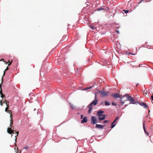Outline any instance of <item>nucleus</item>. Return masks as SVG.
<instances>
[{
  "instance_id": "nucleus-1",
  "label": "nucleus",
  "mask_w": 153,
  "mask_h": 153,
  "mask_svg": "<svg viewBox=\"0 0 153 153\" xmlns=\"http://www.w3.org/2000/svg\"><path fill=\"white\" fill-rule=\"evenodd\" d=\"M125 97H126V100H125V101H128L130 102V104H137L138 101H135L134 98L130 96L128 94H126L125 95Z\"/></svg>"
},
{
  "instance_id": "nucleus-27",
  "label": "nucleus",
  "mask_w": 153,
  "mask_h": 153,
  "mask_svg": "<svg viewBox=\"0 0 153 153\" xmlns=\"http://www.w3.org/2000/svg\"><path fill=\"white\" fill-rule=\"evenodd\" d=\"M3 100H4V99H2V100H1L0 101V105H1V106H2L3 105V101H2Z\"/></svg>"
},
{
  "instance_id": "nucleus-19",
  "label": "nucleus",
  "mask_w": 153,
  "mask_h": 153,
  "mask_svg": "<svg viewBox=\"0 0 153 153\" xmlns=\"http://www.w3.org/2000/svg\"><path fill=\"white\" fill-rule=\"evenodd\" d=\"M0 94L1 95V97L2 98H3L4 97H5V95H4L2 93V90L1 89V91H0Z\"/></svg>"
},
{
  "instance_id": "nucleus-50",
  "label": "nucleus",
  "mask_w": 153,
  "mask_h": 153,
  "mask_svg": "<svg viewBox=\"0 0 153 153\" xmlns=\"http://www.w3.org/2000/svg\"><path fill=\"white\" fill-rule=\"evenodd\" d=\"M142 64H140L139 65V67H141V65H142Z\"/></svg>"
},
{
  "instance_id": "nucleus-55",
  "label": "nucleus",
  "mask_w": 153,
  "mask_h": 153,
  "mask_svg": "<svg viewBox=\"0 0 153 153\" xmlns=\"http://www.w3.org/2000/svg\"><path fill=\"white\" fill-rule=\"evenodd\" d=\"M77 114H79V112L77 113Z\"/></svg>"
},
{
  "instance_id": "nucleus-24",
  "label": "nucleus",
  "mask_w": 153,
  "mask_h": 153,
  "mask_svg": "<svg viewBox=\"0 0 153 153\" xmlns=\"http://www.w3.org/2000/svg\"><path fill=\"white\" fill-rule=\"evenodd\" d=\"M90 27L93 30H94L96 28L95 27L92 25H90Z\"/></svg>"
},
{
  "instance_id": "nucleus-38",
  "label": "nucleus",
  "mask_w": 153,
  "mask_h": 153,
  "mask_svg": "<svg viewBox=\"0 0 153 153\" xmlns=\"http://www.w3.org/2000/svg\"><path fill=\"white\" fill-rule=\"evenodd\" d=\"M9 69V68L8 67H7V68H6V69L5 70V71H6L8 70Z\"/></svg>"
},
{
  "instance_id": "nucleus-3",
  "label": "nucleus",
  "mask_w": 153,
  "mask_h": 153,
  "mask_svg": "<svg viewBox=\"0 0 153 153\" xmlns=\"http://www.w3.org/2000/svg\"><path fill=\"white\" fill-rule=\"evenodd\" d=\"M91 122L92 125L96 124L98 122L97 119L96 117L94 116H92L91 117Z\"/></svg>"
},
{
  "instance_id": "nucleus-14",
  "label": "nucleus",
  "mask_w": 153,
  "mask_h": 153,
  "mask_svg": "<svg viewBox=\"0 0 153 153\" xmlns=\"http://www.w3.org/2000/svg\"><path fill=\"white\" fill-rule=\"evenodd\" d=\"M121 102L118 104V105L120 107L122 105H123L125 103V101H123L122 100V101H120Z\"/></svg>"
},
{
  "instance_id": "nucleus-53",
  "label": "nucleus",
  "mask_w": 153,
  "mask_h": 153,
  "mask_svg": "<svg viewBox=\"0 0 153 153\" xmlns=\"http://www.w3.org/2000/svg\"><path fill=\"white\" fill-rule=\"evenodd\" d=\"M127 105H127V104L125 105V108H126Z\"/></svg>"
},
{
  "instance_id": "nucleus-44",
  "label": "nucleus",
  "mask_w": 153,
  "mask_h": 153,
  "mask_svg": "<svg viewBox=\"0 0 153 153\" xmlns=\"http://www.w3.org/2000/svg\"><path fill=\"white\" fill-rule=\"evenodd\" d=\"M10 119L12 118V114H10Z\"/></svg>"
},
{
  "instance_id": "nucleus-57",
  "label": "nucleus",
  "mask_w": 153,
  "mask_h": 153,
  "mask_svg": "<svg viewBox=\"0 0 153 153\" xmlns=\"http://www.w3.org/2000/svg\"><path fill=\"white\" fill-rule=\"evenodd\" d=\"M15 145L16 146V144H15Z\"/></svg>"
},
{
  "instance_id": "nucleus-7",
  "label": "nucleus",
  "mask_w": 153,
  "mask_h": 153,
  "mask_svg": "<svg viewBox=\"0 0 153 153\" xmlns=\"http://www.w3.org/2000/svg\"><path fill=\"white\" fill-rule=\"evenodd\" d=\"M105 126V125H102L100 124H96L95 125V128H97L99 129H102L103 128V127Z\"/></svg>"
},
{
  "instance_id": "nucleus-49",
  "label": "nucleus",
  "mask_w": 153,
  "mask_h": 153,
  "mask_svg": "<svg viewBox=\"0 0 153 153\" xmlns=\"http://www.w3.org/2000/svg\"><path fill=\"white\" fill-rule=\"evenodd\" d=\"M12 129L13 130H14V127H13L12 128Z\"/></svg>"
},
{
  "instance_id": "nucleus-46",
  "label": "nucleus",
  "mask_w": 153,
  "mask_h": 153,
  "mask_svg": "<svg viewBox=\"0 0 153 153\" xmlns=\"http://www.w3.org/2000/svg\"><path fill=\"white\" fill-rule=\"evenodd\" d=\"M6 106H7V107L9 108V104H7Z\"/></svg>"
},
{
  "instance_id": "nucleus-9",
  "label": "nucleus",
  "mask_w": 153,
  "mask_h": 153,
  "mask_svg": "<svg viewBox=\"0 0 153 153\" xmlns=\"http://www.w3.org/2000/svg\"><path fill=\"white\" fill-rule=\"evenodd\" d=\"M88 118L87 116H85L84 117L83 119L81 121V123L82 124L86 123L88 122Z\"/></svg>"
},
{
  "instance_id": "nucleus-4",
  "label": "nucleus",
  "mask_w": 153,
  "mask_h": 153,
  "mask_svg": "<svg viewBox=\"0 0 153 153\" xmlns=\"http://www.w3.org/2000/svg\"><path fill=\"white\" fill-rule=\"evenodd\" d=\"M99 93L101 94L102 95V97H106L109 94V92H105L104 90H102L101 91H99Z\"/></svg>"
},
{
  "instance_id": "nucleus-48",
  "label": "nucleus",
  "mask_w": 153,
  "mask_h": 153,
  "mask_svg": "<svg viewBox=\"0 0 153 153\" xmlns=\"http://www.w3.org/2000/svg\"><path fill=\"white\" fill-rule=\"evenodd\" d=\"M17 153H19V151H18V148H17ZM20 152H19V153H20Z\"/></svg>"
},
{
  "instance_id": "nucleus-8",
  "label": "nucleus",
  "mask_w": 153,
  "mask_h": 153,
  "mask_svg": "<svg viewBox=\"0 0 153 153\" xmlns=\"http://www.w3.org/2000/svg\"><path fill=\"white\" fill-rule=\"evenodd\" d=\"M12 127L8 128H7V132L8 133L11 134H14V131L12 129Z\"/></svg>"
},
{
  "instance_id": "nucleus-26",
  "label": "nucleus",
  "mask_w": 153,
  "mask_h": 153,
  "mask_svg": "<svg viewBox=\"0 0 153 153\" xmlns=\"http://www.w3.org/2000/svg\"><path fill=\"white\" fill-rule=\"evenodd\" d=\"M99 93H99V91L98 92H95V93H94V94H95L94 98H95L96 97V98H97V94H98Z\"/></svg>"
},
{
  "instance_id": "nucleus-34",
  "label": "nucleus",
  "mask_w": 153,
  "mask_h": 153,
  "mask_svg": "<svg viewBox=\"0 0 153 153\" xmlns=\"http://www.w3.org/2000/svg\"><path fill=\"white\" fill-rule=\"evenodd\" d=\"M69 104L70 105V106L71 108L72 109L74 107L73 105H71L70 103H69Z\"/></svg>"
},
{
  "instance_id": "nucleus-18",
  "label": "nucleus",
  "mask_w": 153,
  "mask_h": 153,
  "mask_svg": "<svg viewBox=\"0 0 153 153\" xmlns=\"http://www.w3.org/2000/svg\"><path fill=\"white\" fill-rule=\"evenodd\" d=\"M116 124H114V123L113 122L112 123L111 125V128H113L116 125Z\"/></svg>"
},
{
  "instance_id": "nucleus-23",
  "label": "nucleus",
  "mask_w": 153,
  "mask_h": 153,
  "mask_svg": "<svg viewBox=\"0 0 153 153\" xmlns=\"http://www.w3.org/2000/svg\"><path fill=\"white\" fill-rule=\"evenodd\" d=\"M104 9V8L103 7H100L97 8V10L98 11H100L101 10H103Z\"/></svg>"
},
{
  "instance_id": "nucleus-33",
  "label": "nucleus",
  "mask_w": 153,
  "mask_h": 153,
  "mask_svg": "<svg viewBox=\"0 0 153 153\" xmlns=\"http://www.w3.org/2000/svg\"><path fill=\"white\" fill-rule=\"evenodd\" d=\"M8 108H7V107L5 109V111L6 112H7V111H8Z\"/></svg>"
},
{
  "instance_id": "nucleus-51",
  "label": "nucleus",
  "mask_w": 153,
  "mask_h": 153,
  "mask_svg": "<svg viewBox=\"0 0 153 153\" xmlns=\"http://www.w3.org/2000/svg\"><path fill=\"white\" fill-rule=\"evenodd\" d=\"M1 60H2V61H3L4 62V59H2Z\"/></svg>"
},
{
  "instance_id": "nucleus-54",
  "label": "nucleus",
  "mask_w": 153,
  "mask_h": 153,
  "mask_svg": "<svg viewBox=\"0 0 153 153\" xmlns=\"http://www.w3.org/2000/svg\"><path fill=\"white\" fill-rule=\"evenodd\" d=\"M103 103H104L103 102H101V104H103Z\"/></svg>"
},
{
  "instance_id": "nucleus-41",
  "label": "nucleus",
  "mask_w": 153,
  "mask_h": 153,
  "mask_svg": "<svg viewBox=\"0 0 153 153\" xmlns=\"http://www.w3.org/2000/svg\"><path fill=\"white\" fill-rule=\"evenodd\" d=\"M128 54H131L132 55H134V53H130V52H129Z\"/></svg>"
},
{
  "instance_id": "nucleus-15",
  "label": "nucleus",
  "mask_w": 153,
  "mask_h": 153,
  "mask_svg": "<svg viewBox=\"0 0 153 153\" xmlns=\"http://www.w3.org/2000/svg\"><path fill=\"white\" fill-rule=\"evenodd\" d=\"M10 126L12 128L13 127V126H12V125L13 124V120L12 118L10 119Z\"/></svg>"
},
{
  "instance_id": "nucleus-10",
  "label": "nucleus",
  "mask_w": 153,
  "mask_h": 153,
  "mask_svg": "<svg viewBox=\"0 0 153 153\" xmlns=\"http://www.w3.org/2000/svg\"><path fill=\"white\" fill-rule=\"evenodd\" d=\"M104 111L102 110L98 111L97 113V115L98 117L101 116L103 114H102L104 113Z\"/></svg>"
},
{
  "instance_id": "nucleus-58",
  "label": "nucleus",
  "mask_w": 153,
  "mask_h": 153,
  "mask_svg": "<svg viewBox=\"0 0 153 153\" xmlns=\"http://www.w3.org/2000/svg\"><path fill=\"white\" fill-rule=\"evenodd\" d=\"M1 61V60H0V61Z\"/></svg>"
},
{
  "instance_id": "nucleus-13",
  "label": "nucleus",
  "mask_w": 153,
  "mask_h": 153,
  "mask_svg": "<svg viewBox=\"0 0 153 153\" xmlns=\"http://www.w3.org/2000/svg\"><path fill=\"white\" fill-rule=\"evenodd\" d=\"M88 108H89L88 110V113L89 114H90L91 113V111H92V108H93V106H90V105H89L88 106Z\"/></svg>"
},
{
  "instance_id": "nucleus-17",
  "label": "nucleus",
  "mask_w": 153,
  "mask_h": 153,
  "mask_svg": "<svg viewBox=\"0 0 153 153\" xmlns=\"http://www.w3.org/2000/svg\"><path fill=\"white\" fill-rule=\"evenodd\" d=\"M104 102L105 105L108 106L110 105V103L107 101H105Z\"/></svg>"
},
{
  "instance_id": "nucleus-43",
  "label": "nucleus",
  "mask_w": 153,
  "mask_h": 153,
  "mask_svg": "<svg viewBox=\"0 0 153 153\" xmlns=\"http://www.w3.org/2000/svg\"><path fill=\"white\" fill-rule=\"evenodd\" d=\"M5 101H6V100H4V101L3 102V103L5 104Z\"/></svg>"
},
{
  "instance_id": "nucleus-21",
  "label": "nucleus",
  "mask_w": 153,
  "mask_h": 153,
  "mask_svg": "<svg viewBox=\"0 0 153 153\" xmlns=\"http://www.w3.org/2000/svg\"><path fill=\"white\" fill-rule=\"evenodd\" d=\"M119 119V118L118 116H117V117H116V118L114 120L113 122L114 123H115L117 120H118Z\"/></svg>"
},
{
  "instance_id": "nucleus-6",
  "label": "nucleus",
  "mask_w": 153,
  "mask_h": 153,
  "mask_svg": "<svg viewBox=\"0 0 153 153\" xmlns=\"http://www.w3.org/2000/svg\"><path fill=\"white\" fill-rule=\"evenodd\" d=\"M98 100L97 98H96V97L95 98H94V100L92 101L91 103L89 104L90 105V106H92V105H96L98 103Z\"/></svg>"
},
{
  "instance_id": "nucleus-36",
  "label": "nucleus",
  "mask_w": 153,
  "mask_h": 153,
  "mask_svg": "<svg viewBox=\"0 0 153 153\" xmlns=\"http://www.w3.org/2000/svg\"><path fill=\"white\" fill-rule=\"evenodd\" d=\"M83 115L82 114L80 115V118L81 119H82L83 118Z\"/></svg>"
},
{
  "instance_id": "nucleus-20",
  "label": "nucleus",
  "mask_w": 153,
  "mask_h": 153,
  "mask_svg": "<svg viewBox=\"0 0 153 153\" xmlns=\"http://www.w3.org/2000/svg\"><path fill=\"white\" fill-rule=\"evenodd\" d=\"M15 131V132H16V133L17 134L15 136V142H16V140H17V137L18 135L19 132V131H17V132H16Z\"/></svg>"
},
{
  "instance_id": "nucleus-29",
  "label": "nucleus",
  "mask_w": 153,
  "mask_h": 153,
  "mask_svg": "<svg viewBox=\"0 0 153 153\" xmlns=\"http://www.w3.org/2000/svg\"><path fill=\"white\" fill-rule=\"evenodd\" d=\"M109 122V120H105L104 121L103 123H108Z\"/></svg>"
},
{
  "instance_id": "nucleus-2",
  "label": "nucleus",
  "mask_w": 153,
  "mask_h": 153,
  "mask_svg": "<svg viewBox=\"0 0 153 153\" xmlns=\"http://www.w3.org/2000/svg\"><path fill=\"white\" fill-rule=\"evenodd\" d=\"M111 96L115 99H116L118 98H120V101H122V99H124L125 98V95L123 96L121 95L120 96V94L117 93H115L112 94H111Z\"/></svg>"
},
{
  "instance_id": "nucleus-16",
  "label": "nucleus",
  "mask_w": 153,
  "mask_h": 153,
  "mask_svg": "<svg viewBox=\"0 0 153 153\" xmlns=\"http://www.w3.org/2000/svg\"><path fill=\"white\" fill-rule=\"evenodd\" d=\"M94 86V85L92 86H89V87H87L84 88V90H86L88 89H90L92 88Z\"/></svg>"
},
{
  "instance_id": "nucleus-35",
  "label": "nucleus",
  "mask_w": 153,
  "mask_h": 153,
  "mask_svg": "<svg viewBox=\"0 0 153 153\" xmlns=\"http://www.w3.org/2000/svg\"><path fill=\"white\" fill-rule=\"evenodd\" d=\"M8 62H9V64H8V66H9V65H10V64H11V63H12V61L11 62H10L9 61H8Z\"/></svg>"
},
{
  "instance_id": "nucleus-47",
  "label": "nucleus",
  "mask_w": 153,
  "mask_h": 153,
  "mask_svg": "<svg viewBox=\"0 0 153 153\" xmlns=\"http://www.w3.org/2000/svg\"><path fill=\"white\" fill-rule=\"evenodd\" d=\"M4 63H5V64H7V63H8L7 62H5V61H4Z\"/></svg>"
},
{
  "instance_id": "nucleus-30",
  "label": "nucleus",
  "mask_w": 153,
  "mask_h": 153,
  "mask_svg": "<svg viewBox=\"0 0 153 153\" xmlns=\"http://www.w3.org/2000/svg\"><path fill=\"white\" fill-rule=\"evenodd\" d=\"M7 113H8L9 114H12V112L11 111V110H8L7 112Z\"/></svg>"
},
{
  "instance_id": "nucleus-32",
  "label": "nucleus",
  "mask_w": 153,
  "mask_h": 153,
  "mask_svg": "<svg viewBox=\"0 0 153 153\" xmlns=\"http://www.w3.org/2000/svg\"><path fill=\"white\" fill-rule=\"evenodd\" d=\"M147 91H146V90H144L143 93V94H147Z\"/></svg>"
},
{
  "instance_id": "nucleus-40",
  "label": "nucleus",
  "mask_w": 153,
  "mask_h": 153,
  "mask_svg": "<svg viewBox=\"0 0 153 153\" xmlns=\"http://www.w3.org/2000/svg\"><path fill=\"white\" fill-rule=\"evenodd\" d=\"M143 0H140V1H139L138 2V3L139 4H140L141 3L142 1H143Z\"/></svg>"
},
{
  "instance_id": "nucleus-5",
  "label": "nucleus",
  "mask_w": 153,
  "mask_h": 153,
  "mask_svg": "<svg viewBox=\"0 0 153 153\" xmlns=\"http://www.w3.org/2000/svg\"><path fill=\"white\" fill-rule=\"evenodd\" d=\"M137 104H139L140 106L143 107L144 108H147L149 107V106L145 103L141 102H139L138 101Z\"/></svg>"
},
{
  "instance_id": "nucleus-12",
  "label": "nucleus",
  "mask_w": 153,
  "mask_h": 153,
  "mask_svg": "<svg viewBox=\"0 0 153 153\" xmlns=\"http://www.w3.org/2000/svg\"><path fill=\"white\" fill-rule=\"evenodd\" d=\"M145 122L144 120H143V129L144 131L145 134H147V135H149V134L146 131V129H145Z\"/></svg>"
},
{
  "instance_id": "nucleus-25",
  "label": "nucleus",
  "mask_w": 153,
  "mask_h": 153,
  "mask_svg": "<svg viewBox=\"0 0 153 153\" xmlns=\"http://www.w3.org/2000/svg\"><path fill=\"white\" fill-rule=\"evenodd\" d=\"M129 10H123V12H124V13H127L128 11H129Z\"/></svg>"
},
{
  "instance_id": "nucleus-11",
  "label": "nucleus",
  "mask_w": 153,
  "mask_h": 153,
  "mask_svg": "<svg viewBox=\"0 0 153 153\" xmlns=\"http://www.w3.org/2000/svg\"><path fill=\"white\" fill-rule=\"evenodd\" d=\"M106 115L102 114V115H101V116L99 117H98V119L100 121H101L102 120L105 118V116Z\"/></svg>"
},
{
  "instance_id": "nucleus-39",
  "label": "nucleus",
  "mask_w": 153,
  "mask_h": 153,
  "mask_svg": "<svg viewBox=\"0 0 153 153\" xmlns=\"http://www.w3.org/2000/svg\"><path fill=\"white\" fill-rule=\"evenodd\" d=\"M9 101L6 100V101H5V104L6 105L7 104H9Z\"/></svg>"
},
{
  "instance_id": "nucleus-56",
  "label": "nucleus",
  "mask_w": 153,
  "mask_h": 153,
  "mask_svg": "<svg viewBox=\"0 0 153 153\" xmlns=\"http://www.w3.org/2000/svg\"><path fill=\"white\" fill-rule=\"evenodd\" d=\"M77 23H78V21H77Z\"/></svg>"
},
{
  "instance_id": "nucleus-28",
  "label": "nucleus",
  "mask_w": 153,
  "mask_h": 153,
  "mask_svg": "<svg viewBox=\"0 0 153 153\" xmlns=\"http://www.w3.org/2000/svg\"><path fill=\"white\" fill-rule=\"evenodd\" d=\"M112 105L113 106H116L117 105V104L114 103V102H112Z\"/></svg>"
},
{
  "instance_id": "nucleus-45",
  "label": "nucleus",
  "mask_w": 153,
  "mask_h": 153,
  "mask_svg": "<svg viewBox=\"0 0 153 153\" xmlns=\"http://www.w3.org/2000/svg\"><path fill=\"white\" fill-rule=\"evenodd\" d=\"M2 82L0 84V89H1V85H2Z\"/></svg>"
},
{
  "instance_id": "nucleus-52",
  "label": "nucleus",
  "mask_w": 153,
  "mask_h": 153,
  "mask_svg": "<svg viewBox=\"0 0 153 153\" xmlns=\"http://www.w3.org/2000/svg\"><path fill=\"white\" fill-rule=\"evenodd\" d=\"M139 85V84L138 83H137L136 85V86H137L138 85Z\"/></svg>"
},
{
  "instance_id": "nucleus-31",
  "label": "nucleus",
  "mask_w": 153,
  "mask_h": 153,
  "mask_svg": "<svg viewBox=\"0 0 153 153\" xmlns=\"http://www.w3.org/2000/svg\"><path fill=\"white\" fill-rule=\"evenodd\" d=\"M151 99L152 100V103L153 104V94L152 95L151 97Z\"/></svg>"
},
{
  "instance_id": "nucleus-22",
  "label": "nucleus",
  "mask_w": 153,
  "mask_h": 153,
  "mask_svg": "<svg viewBox=\"0 0 153 153\" xmlns=\"http://www.w3.org/2000/svg\"><path fill=\"white\" fill-rule=\"evenodd\" d=\"M5 71H5V70L4 71L3 74V76H2V79H1L2 83H3V78L4 77V76L5 75Z\"/></svg>"
},
{
  "instance_id": "nucleus-37",
  "label": "nucleus",
  "mask_w": 153,
  "mask_h": 153,
  "mask_svg": "<svg viewBox=\"0 0 153 153\" xmlns=\"http://www.w3.org/2000/svg\"><path fill=\"white\" fill-rule=\"evenodd\" d=\"M116 32L117 34H119V31L117 30H116Z\"/></svg>"
},
{
  "instance_id": "nucleus-42",
  "label": "nucleus",
  "mask_w": 153,
  "mask_h": 153,
  "mask_svg": "<svg viewBox=\"0 0 153 153\" xmlns=\"http://www.w3.org/2000/svg\"><path fill=\"white\" fill-rule=\"evenodd\" d=\"M28 147L26 146L24 148V149H28Z\"/></svg>"
}]
</instances>
